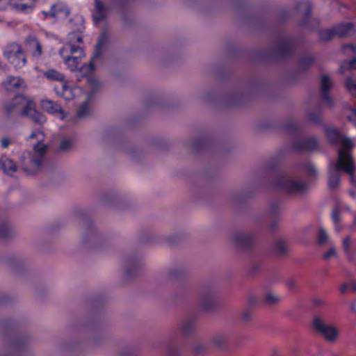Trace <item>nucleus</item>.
I'll use <instances>...</instances> for the list:
<instances>
[{
    "instance_id": "nucleus-1",
    "label": "nucleus",
    "mask_w": 356,
    "mask_h": 356,
    "mask_svg": "<svg viewBox=\"0 0 356 356\" xmlns=\"http://www.w3.org/2000/svg\"><path fill=\"white\" fill-rule=\"evenodd\" d=\"M264 183L292 197L302 196L307 193L309 188L308 183L300 177L283 172L275 165L266 170Z\"/></svg>"
},
{
    "instance_id": "nucleus-2",
    "label": "nucleus",
    "mask_w": 356,
    "mask_h": 356,
    "mask_svg": "<svg viewBox=\"0 0 356 356\" xmlns=\"http://www.w3.org/2000/svg\"><path fill=\"white\" fill-rule=\"evenodd\" d=\"M296 47L294 38L286 35L282 33L276 46L261 54V60L264 62H275L280 59L289 57L293 52Z\"/></svg>"
},
{
    "instance_id": "nucleus-3",
    "label": "nucleus",
    "mask_w": 356,
    "mask_h": 356,
    "mask_svg": "<svg viewBox=\"0 0 356 356\" xmlns=\"http://www.w3.org/2000/svg\"><path fill=\"white\" fill-rule=\"evenodd\" d=\"M47 147L42 143H37L33 147V153L29 152L22 164L23 170L28 175H34L41 167Z\"/></svg>"
},
{
    "instance_id": "nucleus-4",
    "label": "nucleus",
    "mask_w": 356,
    "mask_h": 356,
    "mask_svg": "<svg viewBox=\"0 0 356 356\" xmlns=\"http://www.w3.org/2000/svg\"><path fill=\"white\" fill-rule=\"evenodd\" d=\"M3 54L16 69H21L27 64L26 52L18 42H11L7 44Z\"/></svg>"
},
{
    "instance_id": "nucleus-5",
    "label": "nucleus",
    "mask_w": 356,
    "mask_h": 356,
    "mask_svg": "<svg viewBox=\"0 0 356 356\" xmlns=\"http://www.w3.org/2000/svg\"><path fill=\"white\" fill-rule=\"evenodd\" d=\"M312 325L315 331L328 342H334L338 337V330L332 325H327L325 318L321 315L314 316Z\"/></svg>"
},
{
    "instance_id": "nucleus-6",
    "label": "nucleus",
    "mask_w": 356,
    "mask_h": 356,
    "mask_svg": "<svg viewBox=\"0 0 356 356\" xmlns=\"http://www.w3.org/2000/svg\"><path fill=\"white\" fill-rule=\"evenodd\" d=\"M312 325L315 331L328 342H334L338 337V330L332 325H327L325 318L321 315L314 316Z\"/></svg>"
},
{
    "instance_id": "nucleus-7",
    "label": "nucleus",
    "mask_w": 356,
    "mask_h": 356,
    "mask_svg": "<svg viewBox=\"0 0 356 356\" xmlns=\"http://www.w3.org/2000/svg\"><path fill=\"white\" fill-rule=\"evenodd\" d=\"M312 325L315 331L328 342H334L338 337V330L332 325H327L325 318L321 315L314 316Z\"/></svg>"
},
{
    "instance_id": "nucleus-8",
    "label": "nucleus",
    "mask_w": 356,
    "mask_h": 356,
    "mask_svg": "<svg viewBox=\"0 0 356 356\" xmlns=\"http://www.w3.org/2000/svg\"><path fill=\"white\" fill-rule=\"evenodd\" d=\"M312 325L315 331L328 342H334L338 337V330L332 325H327L325 318L321 315L314 316Z\"/></svg>"
},
{
    "instance_id": "nucleus-9",
    "label": "nucleus",
    "mask_w": 356,
    "mask_h": 356,
    "mask_svg": "<svg viewBox=\"0 0 356 356\" xmlns=\"http://www.w3.org/2000/svg\"><path fill=\"white\" fill-rule=\"evenodd\" d=\"M348 157L347 152L339 149L338 152V161L337 163L332 161L328 169V186L330 189L336 188L340 182L339 171L342 170V165H345L346 158Z\"/></svg>"
},
{
    "instance_id": "nucleus-10",
    "label": "nucleus",
    "mask_w": 356,
    "mask_h": 356,
    "mask_svg": "<svg viewBox=\"0 0 356 356\" xmlns=\"http://www.w3.org/2000/svg\"><path fill=\"white\" fill-rule=\"evenodd\" d=\"M110 42V35L106 29H103L97 38V44L95 47V51L89 63L90 71L95 70V63L97 60L103 58V54Z\"/></svg>"
},
{
    "instance_id": "nucleus-11",
    "label": "nucleus",
    "mask_w": 356,
    "mask_h": 356,
    "mask_svg": "<svg viewBox=\"0 0 356 356\" xmlns=\"http://www.w3.org/2000/svg\"><path fill=\"white\" fill-rule=\"evenodd\" d=\"M232 240L238 249L250 252L254 245V236L251 232H236L233 234Z\"/></svg>"
},
{
    "instance_id": "nucleus-12",
    "label": "nucleus",
    "mask_w": 356,
    "mask_h": 356,
    "mask_svg": "<svg viewBox=\"0 0 356 356\" xmlns=\"http://www.w3.org/2000/svg\"><path fill=\"white\" fill-rule=\"evenodd\" d=\"M325 135L330 143L334 145L341 143L343 147L346 149L345 151L350 152V150L353 147L352 140L343 136L338 129L327 127L325 129Z\"/></svg>"
},
{
    "instance_id": "nucleus-13",
    "label": "nucleus",
    "mask_w": 356,
    "mask_h": 356,
    "mask_svg": "<svg viewBox=\"0 0 356 356\" xmlns=\"http://www.w3.org/2000/svg\"><path fill=\"white\" fill-rule=\"evenodd\" d=\"M142 266L141 259L136 255L127 256L124 258L123 268L124 275L128 279L136 276Z\"/></svg>"
},
{
    "instance_id": "nucleus-14",
    "label": "nucleus",
    "mask_w": 356,
    "mask_h": 356,
    "mask_svg": "<svg viewBox=\"0 0 356 356\" xmlns=\"http://www.w3.org/2000/svg\"><path fill=\"white\" fill-rule=\"evenodd\" d=\"M165 353L168 356H181L178 330H173L170 332L165 341Z\"/></svg>"
},
{
    "instance_id": "nucleus-15",
    "label": "nucleus",
    "mask_w": 356,
    "mask_h": 356,
    "mask_svg": "<svg viewBox=\"0 0 356 356\" xmlns=\"http://www.w3.org/2000/svg\"><path fill=\"white\" fill-rule=\"evenodd\" d=\"M199 305L204 311H211L216 307V294L213 289L207 287L201 291Z\"/></svg>"
},
{
    "instance_id": "nucleus-16",
    "label": "nucleus",
    "mask_w": 356,
    "mask_h": 356,
    "mask_svg": "<svg viewBox=\"0 0 356 356\" xmlns=\"http://www.w3.org/2000/svg\"><path fill=\"white\" fill-rule=\"evenodd\" d=\"M229 334L225 331L213 333L209 338V346L216 350H225L229 344Z\"/></svg>"
},
{
    "instance_id": "nucleus-17",
    "label": "nucleus",
    "mask_w": 356,
    "mask_h": 356,
    "mask_svg": "<svg viewBox=\"0 0 356 356\" xmlns=\"http://www.w3.org/2000/svg\"><path fill=\"white\" fill-rule=\"evenodd\" d=\"M23 116L29 117L35 123L42 124L46 122V117L35 108V104L33 101H28L20 111Z\"/></svg>"
},
{
    "instance_id": "nucleus-18",
    "label": "nucleus",
    "mask_w": 356,
    "mask_h": 356,
    "mask_svg": "<svg viewBox=\"0 0 356 356\" xmlns=\"http://www.w3.org/2000/svg\"><path fill=\"white\" fill-rule=\"evenodd\" d=\"M24 45L26 51L34 58H40L43 54L42 46L38 38L29 35L24 40Z\"/></svg>"
},
{
    "instance_id": "nucleus-19",
    "label": "nucleus",
    "mask_w": 356,
    "mask_h": 356,
    "mask_svg": "<svg viewBox=\"0 0 356 356\" xmlns=\"http://www.w3.org/2000/svg\"><path fill=\"white\" fill-rule=\"evenodd\" d=\"M293 149L298 152H312L318 148L317 138L314 136L302 138L293 142Z\"/></svg>"
},
{
    "instance_id": "nucleus-20",
    "label": "nucleus",
    "mask_w": 356,
    "mask_h": 356,
    "mask_svg": "<svg viewBox=\"0 0 356 356\" xmlns=\"http://www.w3.org/2000/svg\"><path fill=\"white\" fill-rule=\"evenodd\" d=\"M282 208V202L281 200L276 199L270 204L268 215L271 218V222L268 227L270 232H275L278 228V216Z\"/></svg>"
},
{
    "instance_id": "nucleus-21",
    "label": "nucleus",
    "mask_w": 356,
    "mask_h": 356,
    "mask_svg": "<svg viewBox=\"0 0 356 356\" xmlns=\"http://www.w3.org/2000/svg\"><path fill=\"white\" fill-rule=\"evenodd\" d=\"M178 329L184 337H191L196 332V318L194 316L186 317L179 324Z\"/></svg>"
},
{
    "instance_id": "nucleus-22",
    "label": "nucleus",
    "mask_w": 356,
    "mask_h": 356,
    "mask_svg": "<svg viewBox=\"0 0 356 356\" xmlns=\"http://www.w3.org/2000/svg\"><path fill=\"white\" fill-rule=\"evenodd\" d=\"M332 86L330 78L325 74L321 76V98L328 106L332 107L334 105L333 99L329 95L328 92Z\"/></svg>"
},
{
    "instance_id": "nucleus-23",
    "label": "nucleus",
    "mask_w": 356,
    "mask_h": 356,
    "mask_svg": "<svg viewBox=\"0 0 356 356\" xmlns=\"http://www.w3.org/2000/svg\"><path fill=\"white\" fill-rule=\"evenodd\" d=\"M70 14V8L62 3L52 5L49 10V15L57 19H65Z\"/></svg>"
},
{
    "instance_id": "nucleus-24",
    "label": "nucleus",
    "mask_w": 356,
    "mask_h": 356,
    "mask_svg": "<svg viewBox=\"0 0 356 356\" xmlns=\"http://www.w3.org/2000/svg\"><path fill=\"white\" fill-rule=\"evenodd\" d=\"M314 55L309 51H305L298 60V67L301 72L307 71L315 62Z\"/></svg>"
},
{
    "instance_id": "nucleus-25",
    "label": "nucleus",
    "mask_w": 356,
    "mask_h": 356,
    "mask_svg": "<svg viewBox=\"0 0 356 356\" xmlns=\"http://www.w3.org/2000/svg\"><path fill=\"white\" fill-rule=\"evenodd\" d=\"M348 157L346 158L345 165H342V170L345 171L350 176V184L356 187V177L354 175L355 167L353 159L351 156V153L347 152Z\"/></svg>"
},
{
    "instance_id": "nucleus-26",
    "label": "nucleus",
    "mask_w": 356,
    "mask_h": 356,
    "mask_svg": "<svg viewBox=\"0 0 356 356\" xmlns=\"http://www.w3.org/2000/svg\"><path fill=\"white\" fill-rule=\"evenodd\" d=\"M282 129L288 134L294 137L299 136L301 131V126L293 119H288L282 125Z\"/></svg>"
},
{
    "instance_id": "nucleus-27",
    "label": "nucleus",
    "mask_w": 356,
    "mask_h": 356,
    "mask_svg": "<svg viewBox=\"0 0 356 356\" xmlns=\"http://www.w3.org/2000/svg\"><path fill=\"white\" fill-rule=\"evenodd\" d=\"M41 106L43 110L47 113L53 115L58 113L63 114V108L60 105L50 100V99H42L41 100Z\"/></svg>"
},
{
    "instance_id": "nucleus-28",
    "label": "nucleus",
    "mask_w": 356,
    "mask_h": 356,
    "mask_svg": "<svg viewBox=\"0 0 356 356\" xmlns=\"http://www.w3.org/2000/svg\"><path fill=\"white\" fill-rule=\"evenodd\" d=\"M288 250L286 242L282 238L276 239L272 247L273 253L278 257L286 256L288 253Z\"/></svg>"
},
{
    "instance_id": "nucleus-29",
    "label": "nucleus",
    "mask_w": 356,
    "mask_h": 356,
    "mask_svg": "<svg viewBox=\"0 0 356 356\" xmlns=\"http://www.w3.org/2000/svg\"><path fill=\"white\" fill-rule=\"evenodd\" d=\"M334 35L343 38L349 35L353 31V24L351 22L339 24L333 27Z\"/></svg>"
},
{
    "instance_id": "nucleus-30",
    "label": "nucleus",
    "mask_w": 356,
    "mask_h": 356,
    "mask_svg": "<svg viewBox=\"0 0 356 356\" xmlns=\"http://www.w3.org/2000/svg\"><path fill=\"white\" fill-rule=\"evenodd\" d=\"M83 226L84 227V233L83 235V240L85 242H86L88 238L95 236V235L96 234L95 228L93 225L92 220L87 217H85L83 219Z\"/></svg>"
},
{
    "instance_id": "nucleus-31",
    "label": "nucleus",
    "mask_w": 356,
    "mask_h": 356,
    "mask_svg": "<svg viewBox=\"0 0 356 356\" xmlns=\"http://www.w3.org/2000/svg\"><path fill=\"white\" fill-rule=\"evenodd\" d=\"M297 9L298 11H300L301 9L305 10V13H304V15H305L304 19L302 20L300 23V25L301 26H305L307 24L308 20L311 16L312 10V5L307 1H302L298 3Z\"/></svg>"
},
{
    "instance_id": "nucleus-32",
    "label": "nucleus",
    "mask_w": 356,
    "mask_h": 356,
    "mask_svg": "<svg viewBox=\"0 0 356 356\" xmlns=\"http://www.w3.org/2000/svg\"><path fill=\"white\" fill-rule=\"evenodd\" d=\"M263 268V260L257 256H254L250 261L249 273L252 275H257L261 272Z\"/></svg>"
},
{
    "instance_id": "nucleus-33",
    "label": "nucleus",
    "mask_w": 356,
    "mask_h": 356,
    "mask_svg": "<svg viewBox=\"0 0 356 356\" xmlns=\"http://www.w3.org/2000/svg\"><path fill=\"white\" fill-rule=\"evenodd\" d=\"M211 143L210 140L205 136L195 138L192 144L191 147L195 152H199L207 148Z\"/></svg>"
},
{
    "instance_id": "nucleus-34",
    "label": "nucleus",
    "mask_w": 356,
    "mask_h": 356,
    "mask_svg": "<svg viewBox=\"0 0 356 356\" xmlns=\"http://www.w3.org/2000/svg\"><path fill=\"white\" fill-rule=\"evenodd\" d=\"M27 339L22 337H16L10 342V348L15 353H21L25 348L27 344Z\"/></svg>"
},
{
    "instance_id": "nucleus-35",
    "label": "nucleus",
    "mask_w": 356,
    "mask_h": 356,
    "mask_svg": "<svg viewBox=\"0 0 356 356\" xmlns=\"http://www.w3.org/2000/svg\"><path fill=\"white\" fill-rule=\"evenodd\" d=\"M0 165H1L3 171L8 175L13 174L17 170L16 165L14 161L6 156H2L1 158Z\"/></svg>"
},
{
    "instance_id": "nucleus-36",
    "label": "nucleus",
    "mask_w": 356,
    "mask_h": 356,
    "mask_svg": "<svg viewBox=\"0 0 356 356\" xmlns=\"http://www.w3.org/2000/svg\"><path fill=\"white\" fill-rule=\"evenodd\" d=\"M246 100V96L243 92H234L232 94L228 99L229 104L232 106H241Z\"/></svg>"
},
{
    "instance_id": "nucleus-37",
    "label": "nucleus",
    "mask_w": 356,
    "mask_h": 356,
    "mask_svg": "<svg viewBox=\"0 0 356 356\" xmlns=\"http://www.w3.org/2000/svg\"><path fill=\"white\" fill-rule=\"evenodd\" d=\"M42 73L44 76H45L48 80L60 82H63L65 81V76L54 69H49L44 71Z\"/></svg>"
},
{
    "instance_id": "nucleus-38",
    "label": "nucleus",
    "mask_w": 356,
    "mask_h": 356,
    "mask_svg": "<svg viewBox=\"0 0 356 356\" xmlns=\"http://www.w3.org/2000/svg\"><path fill=\"white\" fill-rule=\"evenodd\" d=\"M54 91L58 95L63 97L66 99L70 98L72 91L70 86L65 82V81L61 82V85L60 86H55Z\"/></svg>"
},
{
    "instance_id": "nucleus-39",
    "label": "nucleus",
    "mask_w": 356,
    "mask_h": 356,
    "mask_svg": "<svg viewBox=\"0 0 356 356\" xmlns=\"http://www.w3.org/2000/svg\"><path fill=\"white\" fill-rule=\"evenodd\" d=\"M70 29L77 32H82L84 29L83 19L81 16H75L69 20Z\"/></svg>"
},
{
    "instance_id": "nucleus-40",
    "label": "nucleus",
    "mask_w": 356,
    "mask_h": 356,
    "mask_svg": "<svg viewBox=\"0 0 356 356\" xmlns=\"http://www.w3.org/2000/svg\"><path fill=\"white\" fill-rule=\"evenodd\" d=\"M13 236V231L6 221L0 222V239H8Z\"/></svg>"
},
{
    "instance_id": "nucleus-41",
    "label": "nucleus",
    "mask_w": 356,
    "mask_h": 356,
    "mask_svg": "<svg viewBox=\"0 0 356 356\" xmlns=\"http://www.w3.org/2000/svg\"><path fill=\"white\" fill-rule=\"evenodd\" d=\"M208 346L202 342H195L192 345L191 351L194 356H204L207 352Z\"/></svg>"
},
{
    "instance_id": "nucleus-42",
    "label": "nucleus",
    "mask_w": 356,
    "mask_h": 356,
    "mask_svg": "<svg viewBox=\"0 0 356 356\" xmlns=\"http://www.w3.org/2000/svg\"><path fill=\"white\" fill-rule=\"evenodd\" d=\"M6 88L8 90L19 88L24 84V81L19 77L9 76L6 81Z\"/></svg>"
},
{
    "instance_id": "nucleus-43",
    "label": "nucleus",
    "mask_w": 356,
    "mask_h": 356,
    "mask_svg": "<svg viewBox=\"0 0 356 356\" xmlns=\"http://www.w3.org/2000/svg\"><path fill=\"white\" fill-rule=\"evenodd\" d=\"M299 168L302 170H304L307 173V175L314 177L316 175V170L315 169L314 165L310 162H304L299 165Z\"/></svg>"
},
{
    "instance_id": "nucleus-44",
    "label": "nucleus",
    "mask_w": 356,
    "mask_h": 356,
    "mask_svg": "<svg viewBox=\"0 0 356 356\" xmlns=\"http://www.w3.org/2000/svg\"><path fill=\"white\" fill-rule=\"evenodd\" d=\"M321 108L320 106H318L317 109L315 111H308L307 118L311 122H314V124H319L321 122Z\"/></svg>"
},
{
    "instance_id": "nucleus-45",
    "label": "nucleus",
    "mask_w": 356,
    "mask_h": 356,
    "mask_svg": "<svg viewBox=\"0 0 356 356\" xmlns=\"http://www.w3.org/2000/svg\"><path fill=\"white\" fill-rule=\"evenodd\" d=\"M280 298L272 293H266L264 297V302L268 305H275L280 302Z\"/></svg>"
},
{
    "instance_id": "nucleus-46",
    "label": "nucleus",
    "mask_w": 356,
    "mask_h": 356,
    "mask_svg": "<svg viewBox=\"0 0 356 356\" xmlns=\"http://www.w3.org/2000/svg\"><path fill=\"white\" fill-rule=\"evenodd\" d=\"M24 97L22 96H17L15 97L12 102H10L9 104H8L6 106V112L10 114L15 111V109L17 108V104L19 103V100L23 99Z\"/></svg>"
},
{
    "instance_id": "nucleus-47",
    "label": "nucleus",
    "mask_w": 356,
    "mask_h": 356,
    "mask_svg": "<svg viewBox=\"0 0 356 356\" xmlns=\"http://www.w3.org/2000/svg\"><path fill=\"white\" fill-rule=\"evenodd\" d=\"M331 218L335 225V228L337 231L339 230L338 224L341 220V211L338 207H334L332 211Z\"/></svg>"
},
{
    "instance_id": "nucleus-48",
    "label": "nucleus",
    "mask_w": 356,
    "mask_h": 356,
    "mask_svg": "<svg viewBox=\"0 0 356 356\" xmlns=\"http://www.w3.org/2000/svg\"><path fill=\"white\" fill-rule=\"evenodd\" d=\"M334 35L333 28L325 30H321L319 32L320 39L323 41H329L330 40Z\"/></svg>"
},
{
    "instance_id": "nucleus-49",
    "label": "nucleus",
    "mask_w": 356,
    "mask_h": 356,
    "mask_svg": "<svg viewBox=\"0 0 356 356\" xmlns=\"http://www.w3.org/2000/svg\"><path fill=\"white\" fill-rule=\"evenodd\" d=\"M184 275V270L181 268H174L168 272V276L171 279H179Z\"/></svg>"
},
{
    "instance_id": "nucleus-50",
    "label": "nucleus",
    "mask_w": 356,
    "mask_h": 356,
    "mask_svg": "<svg viewBox=\"0 0 356 356\" xmlns=\"http://www.w3.org/2000/svg\"><path fill=\"white\" fill-rule=\"evenodd\" d=\"M345 86L347 90L353 95L356 97V81L353 80L350 77H348L345 82Z\"/></svg>"
},
{
    "instance_id": "nucleus-51",
    "label": "nucleus",
    "mask_w": 356,
    "mask_h": 356,
    "mask_svg": "<svg viewBox=\"0 0 356 356\" xmlns=\"http://www.w3.org/2000/svg\"><path fill=\"white\" fill-rule=\"evenodd\" d=\"M89 113V108H88V102H84L81 104V106L77 111V116L79 118H83L86 117Z\"/></svg>"
},
{
    "instance_id": "nucleus-52",
    "label": "nucleus",
    "mask_w": 356,
    "mask_h": 356,
    "mask_svg": "<svg viewBox=\"0 0 356 356\" xmlns=\"http://www.w3.org/2000/svg\"><path fill=\"white\" fill-rule=\"evenodd\" d=\"M328 240L327 234L325 230L321 227L318 232V243L320 245H324Z\"/></svg>"
},
{
    "instance_id": "nucleus-53",
    "label": "nucleus",
    "mask_w": 356,
    "mask_h": 356,
    "mask_svg": "<svg viewBox=\"0 0 356 356\" xmlns=\"http://www.w3.org/2000/svg\"><path fill=\"white\" fill-rule=\"evenodd\" d=\"M351 238L350 236H346L343 239L342 246L346 254L349 255L350 252Z\"/></svg>"
},
{
    "instance_id": "nucleus-54",
    "label": "nucleus",
    "mask_w": 356,
    "mask_h": 356,
    "mask_svg": "<svg viewBox=\"0 0 356 356\" xmlns=\"http://www.w3.org/2000/svg\"><path fill=\"white\" fill-rule=\"evenodd\" d=\"M69 52L72 54L75 53H79V55L81 56L83 54V49L79 46L73 44L72 42H70L67 44Z\"/></svg>"
},
{
    "instance_id": "nucleus-55",
    "label": "nucleus",
    "mask_w": 356,
    "mask_h": 356,
    "mask_svg": "<svg viewBox=\"0 0 356 356\" xmlns=\"http://www.w3.org/2000/svg\"><path fill=\"white\" fill-rule=\"evenodd\" d=\"M12 5L18 10L21 12H27V10L29 9L30 10H32L33 8L31 6H29L26 3H12Z\"/></svg>"
},
{
    "instance_id": "nucleus-56",
    "label": "nucleus",
    "mask_w": 356,
    "mask_h": 356,
    "mask_svg": "<svg viewBox=\"0 0 356 356\" xmlns=\"http://www.w3.org/2000/svg\"><path fill=\"white\" fill-rule=\"evenodd\" d=\"M68 52L69 50L67 44L59 50V54L63 58L65 63H69V56L70 55L68 54Z\"/></svg>"
},
{
    "instance_id": "nucleus-57",
    "label": "nucleus",
    "mask_w": 356,
    "mask_h": 356,
    "mask_svg": "<svg viewBox=\"0 0 356 356\" xmlns=\"http://www.w3.org/2000/svg\"><path fill=\"white\" fill-rule=\"evenodd\" d=\"M343 68L356 69V58H353L350 61H344L341 66V70Z\"/></svg>"
},
{
    "instance_id": "nucleus-58",
    "label": "nucleus",
    "mask_w": 356,
    "mask_h": 356,
    "mask_svg": "<svg viewBox=\"0 0 356 356\" xmlns=\"http://www.w3.org/2000/svg\"><path fill=\"white\" fill-rule=\"evenodd\" d=\"M72 147V142L68 140H62L60 145V150L61 152H67Z\"/></svg>"
},
{
    "instance_id": "nucleus-59",
    "label": "nucleus",
    "mask_w": 356,
    "mask_h": 356,
    "mask_svg": "<svg viewBox=\"0 0 356 356\" xmlns=\"http://www.w3.org/2000/svg\"><path fill=\"white\" fill-rule=\"evenodd\" d=\"M68 37H69L70 42H77L79 43H81L83 42L82 37L80 35H77L74 32H72L71 33H70Z\"/></svg>"
},
{
    "instance_id": "nucleus-60",
    "label": "nucleus",
    "mask_w": 356,
    "mask_h": 356,
    "mask_svg": "<svg viewBox=\"0 0 356 356\" xmlns=\"http://www.w3.org/2000/svg\"><path fill=\"white\" fill-rule=\"evenodd\" d=\"M286 286L290 290H295L297 286V281L294 277L289 278L286 282Z\"/></svg>"
},
{
    "instance_id": "nucleus-61",
    "label": "nucleus",
    "mask_w": 356,
    "mask_h": 356,
    "mask_svg": "<svg viewBox=\"0 0 356 356\" xmlns=\"http://www.w3.org/2000/svg\"><path fill=\"white\" fill-rule=\"evenodd\" d=\"M81 58V56L79 55V56H69V63H67L68 65H71L72 67H76L77 64L79 63V59Z\"/></svg>"
},
{
    "instance_id": "nucleus-62",
    "label": "nucleus",
    "mask_w": 356,
    "mask_h": 356,
    "mask_svg": "<svg viewBox=\"0 0 356 356\" xmlns=\"http://www.w3.org/2000/svg\"><path fill=\"white\" fill-rule=\"evenodd\" d=\"M335 254L336 250L334 247H332L323 254V259L325 260H328Z\"/></svg>"
},
{
    "instance_id": "nucleus-63",
    "label": "nucleus",
    "mask_w": 356,
    "mask_h": 356,
    "mask_svg": "<svg viewBox=\"0 0 356 356\" xmlns=\"http://www.w3.org/2000/svg\"><path fill=\"white\" fill-rule=\"evenodd\" d=\"M348 49L351 50L353 52H356V47L352 44H344L342 47V50L344 53H346Z\"/></svg>"
},
{
    "instance_id": "nucleus-64",
    "label": "nucleus",
    "mask_w": 356,
    "mask_h": 356,
    "mask_svg": "<svg viewBox=\"0 0 356 356\" xmlns=\"http://www.w3.org/2000/svg\"><path fill=\"white\" fill-rule=\"evenodd\" d=\"M11 144V140L8 138H3L1 140V145L3 148H7Z\"/></svg>"
}]
</instances>
